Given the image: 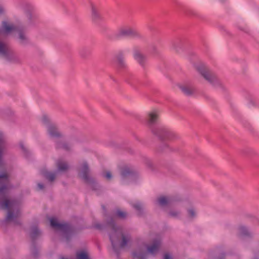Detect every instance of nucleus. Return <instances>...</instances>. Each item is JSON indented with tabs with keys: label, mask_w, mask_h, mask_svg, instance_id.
I'll list each match as a JSON object with an SVG mask.
<instances>
[{
	"label": "nucleus",
	"mask_w": 259,
	"mask_h": 259,
	"mask_svg": "<svg viewBox=\"0 0 259 259\" xmlns=\"http://www.w3.org/2000/svg\"><path fill=\"white\" fill-rule=\"evenodd\" d=\"M9 189V179L6 174L0 175V201L4 200L2 207L8 210L7 221H14L20 215L18 204L15 200L6 199Z\"/></svg>",
	"instance_id": "nucleus-1"
},
{
	"label": "nucleus",
	"mask_w": 259,
	"mask_h": 259,
	"mask_svg": "<svg viewBox=\"0 0 259 259\" xmlns=\"http://www.w3.org/2000/svg\"><path fill=\"white\" fill-rule=\"evenodd\" d=\"M111 230L109 233L110 239L113 248L116 250L118 248L125 246L130 241L128 235H124L122 230L118 227L113 222L109 223Z\"/></svg>",
	"instance_id": "nucleus-2"
},
{
	"label": "nucleus",
	"mask_w": 259,
	"mask_h": 259,
	"mask_svg": "<svg viewBox=\"0 0 259 259\" xmlns=\"http://www.w3.org/2000/svg\"><path fill=\"white\" fill-rule=\"evenodd\" d=\"M161 244L160 238L156 237L154 239L151 245L147 246V252H143L141 251H136L133 252V255L137 259H146L148 254L155 255L158 252Z\"/></svg>",
	"instance_id": "nucleus-3"
},
{
	"label": "nucleus",
	"mask_w": 259,
	"mask_h": 259,
	"mask_svg": "<svg viewBox=\"0 0 259 259\" xmlns=\"http://www.w3.org/2000/svg\"><path fill=\"white\" fill-rule=\"evenodd\" d=\"M50 221L51 226L56 230L59 231L66 238H68L69 236L72 233L73 229L69 224L67 223H59L57 219L54 217L50 218Z\"/></svg>",
	"instance_id": "nucleus-4"
},
{
	"label": "nucleus",
	"mask_w": 259,
	"mask_h": 259,
	"mask_svg": "<svg viewBox=\"0 0 259 259\" xmlns=\"http://www.w3.org/2000/svg\"><path fill=\"white\" fill-rule=\"evenodd\" d=\"M117 35L121 37L133 36L138 37L140 36L136 29L127 26L120 28L118 30Z\"/></svg>",
	"instance_id": "nucleus-5"
},
{
	"label": "nucleus",
	"mask_w": 259,
	"mask_h": 259,
	"mask_svg": "<svg viewBox=\"0 0 259 259\" xmlns=\"http://www.w3.org/2000/svg\"><path fill=\"white\" fill-rule=\"evenodd\" d=\"M198 69L204 78L210 83L213 84L217 80V79L214 74H212L207 69L200 67Z\"/></svg>",
	"instance_id": "nucleus-6"
},
{
	"label": "nucleus",
	"mask_w": 259,
	"mask_h": 259,
	"mask_svg": "<svg viewBox=\"0 0 259 259\" xmlns=\"http://www.w3.org/2000/svg\"><path fill=\"white\" fill-rule=\"evenodd\" d=\"M89 171V169L88 164L85 162L83 163L81 167L80 177L85 182H89L90 180L88 175Z\"/></svg>",
	"instance_id": "nucleus-7"
},
{
	"label": "nucleus",
	"mask_w": 259,
	"mask_h": 259,
	"mask_svg": "<svg viewBox=\"0 0 259 259\" xmlns=\"http://www.w3.org/2000/svg\"><path fill=\"white\" fill-rule=\"evenodd\" d=\"M158 117V113L157 110H154L150 111L148 115L147 121L149 124L151 125L155 123Z\"/></svg>",
	"instance_id": "nucleus-8"
},
{
	"label": "nucleus",
	"mask_w": 259,
	"mask_h": 259,
	"mask_svg": "<svg viewBox=\"0 0 259 259\" xmlns=\"http://www.w3.org/2000/svg\"><path fill=\"white\" fill-rule=\"evenodd\" d=\"M172 202L171 198L166 196H160L157 199V203L161 206H165Z\"/></svg>",
	"instance_id": "nucleus-9"
},
{
	"label": "nucleus",
	"mask_w": 259,
	"mask_h": 259,
	"mask_svg": "<svg viewBox=\"0 0 259 259\" xmlns=\"http://www.w3.org/2000/svg\"><path fill=\"white\" fill-rule=\"evenodd\" d=\"M134 57L141 65H143L146 59L145 57L138 50L134 51Z\"/></svg>",
	"instance_id": "nucleus-10"
},
{
	"label": "nucleus",
	"mask_w": 259,
	"mask_h": 259,
	"mask_svg": "<svg viewBox=\"0 0 259 259\" xmlns=\"http://www.w3.org/2000/svg\"><path fill=\"white\" fill-rule=\"evenodd\" d=\"M48 132L51 138H58L61 135L57 128L55 126L52 125L48 127Z\"/></svg>",
	"instance_id": "nucleus-11"
},
{
	"label": "nucleus",
	"mask_w": 259,
	"mask_h": 259,
	"mask_svg": "<svg viewBox=\"0 0 259 259\" xmlns=\"http://www.w3.org/2000/svg\"><path fill=\"white\" fill-rule=\"evenodd\" d=\"M90 7L91 9V16L94 21H96L99 18V14L98 13L97 6L93 3H91Z\"/></svg>",
	"instance_id": "nucleus-12"
},
{
	"label": "nucleus",
	"mask_w": 259,
	"mask_h": 259,
	"mask_svg": "<svg viewBox=\"0 0 259 259\" xmlns=\"http://www.w3.org/2000/svg\"><path fill=\"white\" fill-rule=\"evenodd\" d=\"M41 174L50 182L54 181L56 176L55 173L49 172L46 170H42Z\"/></svg>",
	"instance_id": "nucleus-13"
},
{
	"label": "nucleus",
	"mask_w": 259,
	"mask_h": 259,
	"mask_svg": "<svg viewBox=\"0 0 259 259\" xmlns=\"http://www.w3.org/2000/svg\"><path fill=\"white\" fill-rule=\"evenodd\" d=\"M58 171H64L67 170L68 168V165L63 162L58 161L57 162Z\"/></svg>",
	"instance_id": "nucleus-14"
},
{
	"label": "nucleus",
	"mask_w": 259,
	"mask_h": 259,
	"mask_svg": "<svg viewBox=\"0 0 259 259\" xmlns=\"http://www.w3.org/2000/svg\"><path fill=\"white\" fill-rule=\"evenodd\" d=\"M239 233L240 235L242 236H248L250 235L248 230L244 226H240L239 228Z\"/></svg>",
	"instance_id": "nucleus-15"
},
{
	"label": "nucleus",
	"mask_w": 259,
	"mask_h": 259,
	"mask_svg": "<svg viewBox=\"0 0 259 259\" xmlns=\"http://www.w3.org/2000/svg\"><path fill=\"white\" fill-rule=\"evenodd\" d=\"M180 89L181 91L187 95H190L192 93V89L189 87L181 86Z\"/></svg>",
	"instance_id": "nucleus-16"
},
{
	"label": "nucleus",
	"mask_w": 259,
	"mask_h": 259,
	"mask_svg": "<svg viewBox=\"0 0 259 259\" xmlns=\"http://www.w3.org/2000/svg\"><path fill=\"white\" fill-rule=\"evenodd\" d=\"M77 259H90L87 252L85 251H80L77 253Z\"/></svg>",
	"instance_id": "nucleus-17"
},
{
	"label": "nucleus",
	"mask_w": 259,
	"mask_h": 259,
	"mask_svg": "<svg viewBox=\"0 0 259 259\" xmlns=\"http://www.w3.org/2000/svg\"><path fill=\"white\" fill-rule=\"evenodd\" d=\"M132 174V170L128 167H124L121 172V175L123 177H125L128 175H130Z\"/></svg>",
	"instance_id": "nucleus-18"
},
{
	"label": "nucleus",
	"mask_w": 259,
	"mask_h": 259,
	"mask_svg": "<svg viewBox=\"0 0 259 259\" xmlns=\"http://www.w3.org/2000/svg\"><path fill=\"white\" fill-rule=\"evenodd\" d=\"M40 231L37 228V227H34L32 229V232L31 233V236L32 238H35L38 234H39Z\"/></svg>",
	"instance_id": "nucleus-19"
},
{
	"label": "nucleus",
	"mask_w": 259,
	"mask_h": 259,
	"mask_svg": "<svg viewBox=\"0 0 259 259\" xmlns=\"http://www.w3.org/2000/svg\"><path fill=\"white\" fill-rule=\"evenodd\" d=\"M116 214L118 217L121 219L125 218L127 215V213L125 212L122 211L120 210H117L116 211Z\"/></svg>",
	"instance_id": "nucleus-20"
},
{
	"label": "nucleus",
	"mask_w": 259,
	"mask_h": 259,
	"mask_svg": "<svg viewBox=\"0 0 259 259\" xmlns=\"http://www.w3.org/2000/svg\"><path fill=\"white\" fill-rule=\"evenodd\" d=\"M133 207L136 210L138 211L139 212H140L142 209V206L141 204L139 202H137L134 204Z\"/></svg>",
	"instance_id": "nucleus-21"
},
{
	"label": "nucleus",
	"mask_w": 259,
	"mask_h": 259,
	"mask_svg": "<svg viewBox=\"0 0 259 259\" xmlns=\"http://www.w3.org/2000/svg\"><path fill=\"white\" fill-rule=\"evenodd\" d=\"M188 214H189V217L191 218L194 217L196 215V213H195L194 210L192 208L188 210Z\"/></svg>",
	"instance_id": "nucleus-22"
},
{
	"label": "nucleus",
	"mask_w": 259,
	"mask_h": 259,
	"mask_svg": "<svg viewBox=\"0 0 259 259\" xmlns=\"http://www.w3.org/2000/svg\"><path fill=\"white\" fill-rule=\"evenodd\" d=\"M179 213L177 211H171L169 212V215L171 217L177 218L179 216Z\"/></svg>",
	"instance_id": "nucleus-23"
},
{
	"label": "nucleus",
	"mask_w": 259,
	"mask_h": 259,
	"mask_svg": "<svg viewBox=\"0 0 259 259\" xmlns=\"http://www.w3.org/2000/svg\"><path fill=\"white\" fill-rule=\"evenodd\" d=\"M104 176L107 179H110L112 178L111 174L109 171L107 172Z\"/></svg>",
	"instance_id": "nucleus-24"
},
{
	"label": "nucleus",
	"mask_w": 259,
	"mask_h": 259,
	"mask_svg": "<svg viewBox=\"0 0 259 259\" xmlns=\"http://www.w3.org/2000/svg\"><path fill=\"white\" fill-rule=\"evenodd\" d=\"M164 259H172V256L169 253H165L164 255Z\"/></svg>",
	"instance_id": "nucleus-25"
},
{
	"label": "nucleus",
	"mask_w": 259,
	"mask_h": 259,
	"mask_svg": "<svg viewBox=\"0 0 259 259\" xmlns=\"http://www.w3.org/2000/svg\"><path fill=\"white\" fill-rule=\"evenodd\" d=\"M58 146L59 147L62 148H63V149H64L65 150L69 149V148L67 147V145L66 144H63V145H62L61 146L58 145Z\"/></svg>",
	"instance_id": "nucleus-26"
},
{
	"label": "nucleus",
	"mask_w": 259,
	"mask_h": 259,
	"mask_svg": "<svg viewBox=\"0 0 259 259\" xmlns=\"http://www.w3.org/2000/svg\"><path fill=\"white\" fill-rule=\"evenodd\" d=\"M118 61H119V63H120L121 65H123V66H124L125 63H124V62L123 60H122V59H121L120 58H119L118 59Z\"/></svg>",
	"instance_id": "nucleus-27"
},
{
	"label": "nucleus",
	"mask_w": 259,
	"mask_h": 259,
	"mask_svg": "<svg viewBox=\"0 0 259 259\" xmlns=\"http://www.w3.org/2000/svg\"><path fill=\"white\" fill-rule=\"evenodd\" d=\"M20 146L23 151H24V152L26 151V148H25L24 145L23 143H21L20 144Z\"/></svg>",
	"instance_id": "nucleus-28"
},
{
	"label": "nucleus",
	"mask_w": 259,
	"mask_h": 259,
	"mask_svg": "<svg viewBox=\"0 0 259 259\" xmlns=\"http://www.w3.org/2000/svg\"><path fill=\"white\" fill-rule=\"evenodd\" d=\"M37 186L39 190H42L44 187V185L41 183L38 184Z\"/></svg>",
	"instance_id": "nucleus-29"
},
{
	"label": "nucleus",
	"mask_w": 259,
	"mask_h": 259,
	"mask_svg": "<svg viewBox=\"0 0 259 259\" xmlns=\"http://www.w3.org/2000/svg\"><path fill=\"white\" fill-rule=\"evenodd\" d=\"M5 12V9L0 6V15L3 14Z\"/></svg>",
	"instance_id": "nucleus-30"
},
{
	"label": "nucleus",
	"mask_w": 259,
	"mask_h": 259,
	"mask_svg": "<svg viewBox=\"0 0 259 259\" xmlns=\"http://www.w3.org/2000/svg\"><path fill=\"white\" fill-rule=\"evenodd\" d=\"M160 130H161V132H162V133H165V130H163V129H161Z\"/></svg>",
	"instance_id": "nucleus-31"
},
{
	"label": "nucleus",
	"mask_w": 259,
	"mask_h": 259,
	"mask_svg": "<svg viewBox=\"0 0 259 259\" xmlns=\"http://www.w3.org/2000/svg\"><path fill=\"white\" fill-rule=\"evenodd\" d=\"M43 120H44V121L46 120V116L44 117Z\"/></svg>",
	"instance_id": "nucleus-32"
},
{
	"label": "nucleus",
	"mask_w": 259,
	"mask_h": 259,
	"mask_svg": "<svg viewBox=\"0 0 259 259\" xmlns=\"http://www.w3.org/2000/svg\"><path fill=\"white\" fill-rule=\"evenodd\" d=\"M155 134L157 135L159 137H160V135L159 134L155 133Z\"/></svg>",
	"instance_id": "nucleus-33"
},
{
	"label": "nucleus",
	"mask_w": 259,
	"mask_h": 259,
	"mask_svg": "<svg viewBox=\"0 0 259 259\" xmlns=\"http://www.w3.org/2000/svg\"><path fill=\"white\" fill-rule=\"evenodd\" d=\"M31 16L29 15V18H29V19H31Z\"/></svg>",
	"instance_id": "nucleus-34"
}]
</instances>
